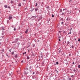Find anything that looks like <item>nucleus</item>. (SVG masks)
Segmentation results:
<instances>
[{
  "label": "nucleus",
  "instance_id": "obj_58",
  "mask_svg": "<svg viewBox=\"0 0 80 80\" xmlns=\"http://www.w3.org/2000/svg\"><path fill=\"white\" fill-rule=\"evenodd\" d=\"M60 48H59V49H60Z\"/></svg>",
  "mask_w": 80,
  "mask_h": 80
},
{
  "label": "nucleus",
  "instance_id": "obj_38",
  "mask_svg": "<svg viewBox=\"0 0 80 80\" xmlns=\"http://www.w3.org/2000/svg\"><path fill=\"white\" fill-rule=\"evenodd\" d=\"M59 38H61V37H60V36H59Z\"/></svg>",
  "mask_w": 80,
  "mask_h": 80
},
{
  "label": "nucleus",
  "instance_id": "obj_49",
  "mask_svg": "<svg viewBox=\"0 0 80 80\" xmlns=\"http://www.w3.org/2000/svg\"><path fill=\"white\" fill-rule=\"evenodd\" d=\"M13 26H12V28H13Z\"/></svg>",
  "mask_w": 80,
  "mask_h": 80
},
{
  "label": "nucleus",
  "instance_id": "obj_11",
  "mask_svg": "<svg viewBox=\"0 0 80 80\" xmlns=\"http://www.w3.org/2000/svg\"><path fill=\"white\" fill-rule=\"evenodd\" d=\"M46 8L47 10H49V9L50 8L48 6Z\"/></svg>",
  "mask_w": 80,
  "mask_h": 80
},
{
  "label": "nucleus",
  "instance_id": "obj_18",
  "mask_svg": "<svg viewBox=\"0 0 80 80\" xmlns=\"http://www.w3.org/2000/svg\"><path fill=\"white\" fill-rule=\"evenodd\" d=\"M71 77L72 78H73V77H74V75H72Z\"/></svg>",
  "mask_w": 80,
  "mask_h": 80
},
{
  "label": "nucleus",
  "instance_id": "obj_23",
  "mask_svg": "<svg viewBox=\"0 0 80 80\" xmlns=\"http://www.w3.org/2000/svg\"><path fill=\"white\" fill-rule=\"evenodd\" d=\"M13 53H14L13 52V51L11 54L12 55H13Z\"/></svg>",
  "mask_w": 80,
  "mask_h": 80
},
{
  "label": "nucleus",
  "instance_id": "obj_61",
  "mask_svg": "<svg viewBox=\"0 0 80 80\" xmlns=\"http://www.w3.org/2000/svg\"><path fill=\"white\" fill-rule=\"evenodd\" d=\"M42 53H41V54H42Z\"/></svg>",
  "mask_w": 80,
  "mask_h": 80
},
{
  "label": "nucleus",
  "instance_id": "obj_57",
  "mask_svg": "<svg viewBox=\"0 0 80 80\" xmlns=\"http://www.w3.org/2000/svg\"><path fill=\"white\" fill-rule=\"evenodd\" d=\"M65 10H67V9H65Z\"/></svg>",
  "mask_w": 80,
  "mask_h": 80
},
{
  "label": "nucleus",
  "instance_id": "obj_40",
  "mask_svg": "<svg viewBox=\"0 0 80 80\" xmlns=\"http://www.w3.org/2000/svg\"><path fill=\"white\" fill-rule=\"evenodd\" d=\"M8 8H10V7H8Z\"/></svg>",
  "mask_w": 80,
  "mask_h": 80
},
{
  "label": "nucleus",
  "instance_id": "obj_35",
  "mask_svg": "<svg viewBox=\"0 0 80 80\" xmlns=\"http://www.w3.org/2000/svg\"><path fill=\"white\" fill-rule=\"evenodd\" d=\"M33 17H35V18H36V17H37V16H35Z\"/></svg>",
  "mask_w": 80,
  "mask_h": 80
},
{
  "label": "nucleus",
  "instance_id": "obj_27",
  "mask_svg": "<svg viewBox=\"0 0 80 80\" xmlns=\"http://www.w3.org/2000/svg\"><path fill=\"white\" fill-rule=\"evenodd\" d=\"M14 31H15L16 30V28H14Z\"/></svg>",
  "mask_w": 80,
  "mask_h": 80
},
{
  "label": "nucleus",
  "instance_id": "obj_52",
  "mask_svg": "<svg viewBox=\"0 0 80 80\" xmlns=\"http://www.w3.org/2000/svg\"><path fill=\"white\" fill-rule=\"evenodd\" d=\"M38 42H39V40H38Z\"/></svg>",
  "mask_w": 80,
  "mask_h": 80
},
{
  "label": "nucleus",
  "instance_id": "obj_43",
  "mask_svg": "<svg viewBox=\"0 0 80 80\" xmlns=\"http://www.w3.org/2000/svg\"><path fill=\"white\" fill-rule=\"evenodd\" d=\"M20 72H19V73H20ZM17 73H19L18 71Z\"/></svg>",
  "mask_w": 80,
  "mask_h": 80
},
{
  "label": "nucleus",
  "instance_id": "obj_14",
  "mask_svg": "<svg viewBox=\"0 0 80 80\" xmlns=\"http://www.w3.org/2000/svg\"><path fill=\"white\" fill-rule=\"evenodd\" d=\"M4 7L5 8H7V7H8L7 5H5Z\"/></svg>",
  "mask_w": 80,
  "mask_h": 80
},
{
  "label": "nucleus",
  "instance_id": "obj_25",
  "mask_svg": "<svg viewBox=\"0 0 80 80\" xmlns=\"http://www.w3.org/2000/svg\"><path fill=\"white\" fill-rule=\"evenodd\" d=\"M26 52H24L23 53V55H24V54H25L26 53Z\"/></svg>",
  "mask_w": 80,
  "mask_h": 80
},
{
  "label": "nucleus",
  "instance_id": "obj_28",
  "mask_svg": "<svg viewBox=\"0 0 80 80\" xmlns=\"http://www.w3.org/2000/svg\"><path fill=\"white\" fill-rule=\"evenodd\" d=\"M78 42H80V38L78 39Z\"/></svg>",
  "mask_w": 80,
  "mask_h": 80
},
{
  "label": "nucleus",
  "instance_id": "obj_26",
  "mask_svg": "<svg viewBox=\"0 0 80 80\" xmlns=\"http://www.w3.org/2000/svg\"><path fill=\"white\" fill-rule=\"evenodd\" d=\"M37 5H38L37 3H36V5H35V6H36V7H37Z\"/></svg>",
  "mask_w": 80,
  "mask_h": 80
},
{
  "label": "nucleus",
  "instance_id": "obj_55",
  "mask_svg": "<svg viewBox=\"0 0 80 80\" xmlns=\"http://www.w3.org/2000/svg\"><path fill=\"white\" fill-rule=\"evenodd\" d=\"M13 74V73H12V74Z\"/></svg>",
  "mask_w": 80,
  "mask_h": 80
},
{
  "label": "nucleus",
  "instance_id": "obj_53",
  "mask_svg": "<svg viewBox=\"0 0 80 80\" xmlns=\"http://www.w3.org/2000/svg\"><path fill=\"white\" fill-rule=\"evenodd\" d=\"M30 72H32V71H30Z\"/></svg>",
  "mask_w": 80,
  "mask_h": 80
},
{
  "label": "nucleus",
  "instance_id": "obj_34",
  "mask_svg": "<svg viewBox=\"0 0 80 80\" xmlns=\"http://www.w3.org/2000/svg\"><path fill=\"white\" fill-rule=\"evenodd\" d=\"M32 73H33V75H34V74H35V72H33Z\"/></svg>",
  "mask_w": 80,
  "mask_h": 80
},
{
  "label": "nucleus",
  "instance_id": "obj_22",
  "mask_svg": "<svg viewBox=\"0 0 80 80\" xmlns=\"http://www.w3.org/2000/svg\"><path fill=\"white\" fill-rule=\"evenodd\" d=\"M69 43H70V42L69 41H68L67 44H69Z\"/></svg>",
  "mask_w": 80,
  "mask_h": 80
},
{
  "label": "nucleus",
  "instance_id": "obj_12",
  "mask_svg": "<svg viewBox=\"0 0 80 80\" xmlns=\"http://www.w3.org/2000/svg\"><path fill=\"white\" fill-rule=\"evenodd\" d=\"M35 10L36 12H37V10H38V8H36L35 9Z\"/></svg>",
  "mask_w": 80,
  "mask_h": 80
},
{
  "label": "nucleus",
  "instance_id": "obj_54",
  "mask_svg": "<svg viewBox=\"0 0 80 80\" xmlns=\"http://www.w3.org/2000/svg\"><path fill=\"white\" fill-rule=\"evenodd\" d=\"M59 32H60V31H59Z\"/></svg>",
  "mask_w": 80,
  "mask_h": 80
},
{
  "label": "nucleus",
  "instance_id": "obj_50",
  "mask_svg": "<svg viewBox=\"0 0 80 80\" xmlns=\"http://www.w3.org/2000/svg\"><path fill=\"white\" fill-rule=\"evenodd\" d=\"M74 62H73L72 64H74Z\"/></svg>",
  "mask_w": 80,
  "mask_h": 80
},
{
  "label": "nucleus",
  "instance_id": "obj_21",
  "mask_svg": "<svg viewBox=\"0 0 80 80\" xmlns=\"http://www.w3.org/2000/svg\"><path fill=\"white\" fill-rule=\"evenodd\" d=\"M52 17H54V15L53 14H52Z\"/></svg>",
  "mask_w": 80,
  "mask_h": 80
},
{
  "label": "nucleus",
  "instance_id": "obj_17",
  "mask_svg": "<svg viewBox=\"0 0 80 80\" xmlns=\"http://www.w3.org/2000/svg\"><path fill=\"white\" fill-rule=\"evenodd\" d=\"M78 68H80V65H78Z\"/></svg>",
  "mask_w": 80,
  "mask_h": 80
},
{
  "label": "nucleus",
  "instance_id": "obj_32",
  "mask_svg": "<svg viewBox=\"0 0 80 80\" xmlns=\"http://www.w3.org/2000/svg\"><path fill=\"white\" fill-rule=\"evenodd\" d=\"M71 33H72V32H69V34H71Z\"/></svg>",
  "mask_w": 80,
  "mask_h": 80
},
{
  "label": "nucleus",
  "instance_id": "obj_46",
  "mask_svg": "<svg viewBox=\"0 0 80 80\" xmlns=\"http://www.w3.org/2000/svg\"><path fill=\"white\" fill-rule=\"evenodd\" d=\"M23 62V61H21V62Z\"/></svg>",
  "mask_w": 80,
  "mask_h": 80
},
{
  "label": "nucleus",
  "instance_id": "obj_51",
  "mask_svg": "<svg viewBox=\"0 0 80 80\" xmlns=\"http://www.w3.org/2000/svg\"><path fill=\"white\" fill-rule=\"evenodd\" d=\"M55 78H55L54 79H54L55 80Z\"/></svg>",
  "mask_w": 80,
  "mask_h": 80
},
{
  "label": "nucleus",
  "instance_id": "obj_30",
  "mask_svg": "<svg viewBox=\"0 0 80 80\" xmlns=\"http://www.w3.org/2000/svg\"><path fill=\"white\" fill-rule=\"evenodd\" d=\"M68 20V18H67V19H66V20H67V21Z\"/></svg>",
  "mask_w": 80,
  "mask_h": 80
},
{
  "label": "nucleus",
  "instance_id": "obj_10",
  "mask_svg": "<svg viewBox=\"0 0 80 80\" xmlns=\"http://www.w3.org/2000/svg\"><path fill=\"white\" fill-rule=\"evenodd\" d=\"M71 48H74V45H73V44L72 45Z\"/></svg>",
  "mask_w": 80,
  "mask_h": 80
},
{
  "label": "nucleus",
  "instance_id": "obj_63",
  "mask_svg": "<svg viewBox=\"0 0 80 80\" xmlns=\"http://www.w3.org/2000/svg\"><path fill=\"white\" fill-rule=\"evenodd\" d=\"M42 53H41V54H42Z\"/></svg>",
  "mask_w": 80,
  "mask_h": 80
},
{
  "label": "nucleus",
  "instance_id": "obj_39",
  "mask_svg": "<svg viewBox=\"0 0 80 80\" xmlns=\"http://www.w3.org/2000/svg\"><path fill=\"white\" fill-rule=\"evenodd\" d=\"M2 29L3 30H4V28H2Z\"/></svg>",
  "mask_w": 80,
  "mask_h": 80
},
{
  "label": "nucleus",
  "instance_id": "obj_47",
  "mask_svg": "<svg viewBox=\"0 0 80 80\" xmlns=\"http://www.w3.org/2000/svg\"><path fill=\"white\" fill-rule=\"evenodd\" d=\"M59 41H60V39H59Z\"/></svg>",
  "mask_w": 80,
  "mask_h": 80
},
{
  "label": "nucleus",
  "instance_id": "obj_45",
  "mask_svg": "<svg viewBox=\"0 0 80 80\" xmlns=\"http://www.w3.org/2000/svg\"><path fill=\"white\" fill-rule=\"evenodd\" d=\"M9 76H10V75H11V74L10 73H9Z\"/></svg>",
  "mask_w": 80,
  "mask_h": 80
},
{
  "label": "nucleus",
  "instance_id": "obj_5",
  "mask_svg": "<svg viewBox=\"0 0 80 80\" xmlns=\"http://www.w3.org/2000/svg\"><path fill=\"white\" fill-rule=\"evenodd\" d=\"M62 49H60L58 51L59 54L61 53L62 52Z\"/></svg>",
  "mask_w": 80,
  "mask_h": 80
},
{
  "label": "nucleus",
  "instance_id": "obj_1",
  "mask_svg": "<svg viewBox=\"0 0 80 80\" xmlns=\"http://www.w3.org/2000/svg\"><path fill=\"white\" fill-rule=\"evenodd\" d=\"M59 12L60 13L61 15H64V13H65V12L62 11V9H60Z\"/></svg>",
  "mask_w": 80,
  "mask_h": 80
},
{
  "label": "nucleus",
  "instance_id": "obj_44",
  "mask_svg": "<svg viewBox=\"0 0 80 80\" xmlns=\"http://www.w3.org/2000/svg\"><path fill=\"white\" fill-rule=\"evenodd\" d=\"M72 28H71L70 29L71 30H72Z\"/></svg>",
  "mask_w": 80,
  "mask_h": 80
},
{
  "label": "nucleus",
  "instance_id": "obj_41",
  "mask_svg": "<svg viewBox=\"0 0 80 80\" xmlns=\"http://www.w3.org/2000/svg\"><path fill=\"white\" fill-rule=\"evenodd\" d=\"M0 45H2V43L0 42Z\"/></svg>",
  "mask_w": 80,
  "mask_h": 80
},
{
  "label": "nucleus",
  "instance_id": "obj_3",
  "mask_svg": "<svg viewBox=\"0 0 80 80\" xmlns=\"http://www.w3.org/2000/svg\"><path fill=\"white\" fill-rule=\"evenodd\" d=\"M49 76L50 78L52 77H53V74H52V73H49Z\"/></svg>",
  "mask_w": 80,
  "mask_h": 80
},
{
  "label": "nucleus",
  "instance_id": "obj_16",
  "mask_svg": "<svg viewBox=\"0 0 80 80\" xmlns=\"http://www.w3.org/2000/svg\"><path fill=\"white\" fill-rule=\"evenodd\" d=\"M55 72H56L57 73H58V70L57 69L55 70Z\"/></svg>",
  "mask_w": 80,
  "mask_h": 80
},
{
  "label": "nucleus",
  "instance_id": "obj_7",
  "mask_svg": "<svg viewBox=\"0 0 80 80\" xmlns=\"http://www.w3.org/2000/svg\"><path fill=\"white\" fill-rule=\"evenodd\" d=\"M70 13H71V12H70V11H67V14H68V15L69 14H70Z\"/></svg>",
  "mask_w": 80,
  "mask_h": 80
},
{
  "label": "nucleus",
  "instance_id": "obj_19",
  "mask_svg": "<svg viewBox=\"0 0 80 80\" xmlns=\"http://www.w3.org/2000/svg\"><path fill=\"white\" fill-rule=\"evenodd\" d=\"M13 1H11V3H13Z\"/></svg>",
  "mask_w": 80,
  "mask_h": 80
},
{
  "label": "nucleus",
  "instance_id": "obj_48",
  "mask_svg": "<svg viewBox=\"0 0 80 80\" xmlns=\"http://www.w3.org/2000/svg\"><path fill=\"white\" fill-rule=\"evenodd\" d=\"M23 1H26V0H23Z\"/></svg>",
  "mask_w": 80,
  "mask_h": 80
},
{
  "label": "nucleus",
  "instance_id": "obj_4",
  "mask_svg": "<svg viewBox=\"0 0 80 80\" xmlns=\"http://www.w3.org/2000/svg\"><path fill=\"white\" fill-rule=\"evenodd\" d=\"M24 73L25 75H27L28 73V71H26L24 72Z\"/></svg>",
  "mask_w": 80,
  "mask_h": 80
},
{
  "label": "nucleus",
  "instance_id": "obj_9",
  "mask_svg": "<svg viewBox=\"0 0 80 80\" xmlns=\"http://www.w3.org/2000/svg\"><path fill=\"white\" fill-rule=\"evenodd\" d=\"M18 7H21V3H19L18 4Z\"/></svg>",
  "mask_w": 80,
  "mask_h": 80
},
{
  "label": "nucleus",
  "instance_id": "obj_29",
  "mask_svg": "<svg viewBox=\"0 0 80 80\" xmlns=\"http://www.w3.org/2000/svg\"><path fill=\"white\" fill-rule=\"evenodd\" d=\"M73 71H74V72H76V70H75V69L73 70Z\"/></svg>",
  "mask_w": 80,
  "mask_h": 80
},
{
  "label": "nucleus",
  "instance_id": "obj_59",
  "mask_svg": "<svg viewBox=\"0 0 80 80\" xmlns=\"http://www.w3.org/2000/svg\"><path fill=\"white\" fill-rule=\"evenodd\" d=\"M39 24H40V23Z\"/></svg>",
  "mask_w": 80,
  "mask_h": 80
},
{
  "label": "nucleus",
  "instance_id": "obj_56",
  "mask_svg": "<svg viewBox=\"0 0 80 80\" xmlns=\"http://www.w3.org/2000/svg\"><path fill=\"white\" fill-rule=\"evenodd\" d=\"M56 77V75H55V77Z\"/></svg>",
  "mask_w": 80,
  "mask_h": 80
},
{
  "label": "nucleus",
  "instance_id": "obj_60",
  "mask_svg": "<svg viewBox=\"0 0 80 80\" xmlns=\"http://www.w3.org/2000/svg\"><path fill=\"white\" fill-rule=\"evenodd\" d=\"M79 12H80V11H79Z\"/></svg>",
  "mask_w": 80,
  "mask_h": 80
},
{
  "label": "nucleus",
  "instance_id": "obj_15",
  "mask_svg": "<svg viewBox=\"0 0 80 80\" xmlns=\"http://www.w3.org/2000/svg\"><path fill=\"white\" fill-rule=\"evenodd\" d=\"M27 59H28H28H30V58L29 57L27 56Z\"/></svg>",
  "mask_w": 80,
  "mask_h": 80
},
{
  "label": "nucleus",
  "instance_id": "obj_64",
  "mask_svg": "<svg viewBox=\"0 0 80 80\" xmlns=\"http://www.w3.org/2000/svg\"><path fill=\"white\" fill-rule=\"evenodd\" d=\"M15 57H16V56Z\"/></svg>",
  "mask_w": 80,
  "mask_h": 80
},
{
  "label": "nucleus",
  "instance_id": "obj_37",
  "mask_svg": "<svg viewBox=\"0 0 80 80\" xmlns=\"http://www.w3.org/2000/svg\"><path fill=\"white\" fill-rule=\"evenodd\" d=\"M64 10H65V9H64L63 10V11H64Z\"/></svg>",
  "mask_w": 80,
  "mask_h": 80
},
{
  "label": "nucleus",
  "instance_id": "obj_42",
  "mask_svg": "<svg viewBox=\"0 0 80 80\" xmlns=\"http://www.w3.org/2000/svg\"><path fill=\"white\" fill-rule=\"evenodd\" d=\"M41 57H42H42H43V56H41Z\"/></svg>",
  "mask_w": 80,
  "mask_h": 80
},
{
  "label": "nucleus",
  "instance_id": "obj_2",
  "mask_svg": "<svg viewBox=\"0 0 80 80\" xmlns=\"http://www.w3.org/2000/svg\"><path fill=\"white\" fill-rule=\"evenodd\" d=\"M63 63H65V64H66V65L68 64V60L66 59L65 60H64L63 62Z\"/></svg>",
  "mask_w": 80,
  "mask_h": 80
},
{
  "label": "nucleus",
  "instance_id": "obj_62",
  "mask_svg": "<svg viewBox=\"0 0 80 80\" xmlns=\"http://www.w3.org/2000/svg\"><path fill=\"white\" fill-rule=\"evenodd\" d=\"M42 53H41V54H42Z\"/></svg>",
  "mask_w": 80,
  "mask_h": 80
},
{
  "label": "nucleus",
  "instance_id": "obj_31",
  "mask_svg": "<svg viewBox=\"0 0 80 80\" xmlns=\"http://www.w3.org/2000/svg\"><path fill=\"white\" fill-rule=\"evenodd\" d=\"M2 52H4V49H2Z\"/></svg>",
  "mask_w": 80,
  "mask_h": 80
},
{
  "label": "nucleus",
  "instance_id": "obj_36",
  "mask_svg": "<svg viewBox=\"0 0 80 80\" xmlns=\"http://www.w3.org/2000/svg\"><path fill=\"white\" fill-rule=\"evenodd\" d=\"M63 22H61V24H62H62H63Z\"/></svg>",
  "mask_w": 80,
  "mask_h": 80
},
{
  "label": "nucleus",
  "instance_id": "obj_8",
  "mask_svg": "<svg viewBox=\"0 0 80 80\" xmlns=\"http://www.w3.org/2000/svg\"><path fill=\"white\" fill-rule=\"evenodd\" d=\"M12 16H10L9 17V20H11V19H12Z\"/></svg>",
  "mask_w": 80,
  "mask_h": 80
},
{
  "label": "nucleus",
  "instance_id": "obj_6",
  "mask_svg": "<svg viewBox=\"0 0 80 80\" xmlns=\"http://www.w3.org/2000/svg\"><path fill=\"white\" fill-rule=\"evenodd\" d=\"M18 39H15V41L13 42V43H17V42H18Z\"/></svg>",
  "mask_w": 80,
  "mask_h": 80
},
{
  "label": "nucleus",
  "instance_id": "obj_13",
  "mask_svg": "<svg viewBox=\"0 0 80 80\" xmlns=\"http://www.w3.org/2000/svg\"><path fill=\"white\" fill-rule=\"evenodd\" d=\"M26 33H28V29H27L26 31H25Z\"/></svg>",
  "mask_w": 80,
  "mask_h": 80
},
{
  "label": "nucleus",
  "instance_id": "obj_33",
  "mask_svg": "<svg viewBox=\"0 0 80 80\" xmlns=\"http://www.w3.org/2000/svg\"><path fill=\"white\" fill-rule=\"evenodd\" d=\"M9 50L10 52H11V49H10V50Z\"/></svg>",
  "mask_w": 80,
  "mask_h": 80
},
{
  "label": "nucleus",
  "instance_id": "obj_20",
  "mask_svg": "<svg viewBox=\"0 0 80 80\" xmlns=\"http://www.w3.org/2000/svg\"><path fill=\"white\" fill-rule=\"evenodd\" d=\"M56 64L57 65H58V62H57Z\"/></svg>",
  "mask_w": 80,
  "mask_h": 80
},
{
  "label": "nucleus",
  "instance_id": "obj_24",
  "mask_svg": "<svg viewBox=\"0 0 80 80\" xmlns=\"http://www.w3.org/2000/svg\"><path fill=\"white\" fill-rule=\"evenodd\" d=\"M72 80V78H69V80Z\"/></svg>",
  "mask_w": 80,
  "mask_h": 80
}]
</instances>
